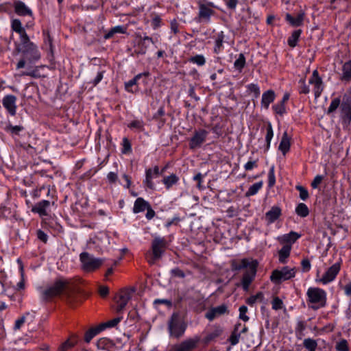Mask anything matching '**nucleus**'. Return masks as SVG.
Listing matches in <instances>:
<instances>
[{
	"mask_svg": "<svg viewBox=\"0 0 351 351\" xmlns=\"http://www.w3.org/2000/svg\"><path fill=\"white\" fill-rule=\"evenodd\" d=\"M75 343V340L68 339L63 343L57 351H67L69 349L72 348Z\"/></svg>",
	"mask_w": 351,
	"mask_h": 351,
	"instance_id": "864d4df0",
	"label": "nucleus"
},
{
	"mask_svg": "<svg viewBox=\"0 0 351 351\" xmlns=\"http://www.w3.org/2000/svg\"><path fill=\"white\" fill-rule=\"evenodd\" d=\"M107 179L110 183H114L118 179L117 174L114 172H110L107 175Z\"/></svg>",
	"mask_w": 351,
	"mask_h": 351,
	"instance_id": "338daca9",
	"label": "nucleus"
},
{
	"mask_svg": "<svg viewBox=\"0 0 351 351\" xmlns=\"http://www.w3.org/2000/svg\"><path fill=\"white\" fill-rule=\"evenodd\" d=\"M167 241L164 238H155L152 243L153 260L149 261V262L153 264L155 260L160 258L167 248Z\"/></svg>",
	"mask_w": 351,
	"mask_h": 351,
	"instance_id": "1a4fd4ad",
	"label": "nucleus"
},
{
	"mask_svg": "<svg viewBox=\"0 0 351 351\" xmlns=\"http://www.w3.org/2000/svg\"><path fill=\"white\" fill-rule=\"evenodd\" d=\"M223 35L222 34L218 35L215 39L214 51L217 53L221 51L223 47Z\"/></svg>",
	"mask_w": 351,
	"mask_h": 351,
	"instance_id": "a18cd8bd",
	"label": "nucleus"
},
{
	"mask_svg": "<svg viewBox=\"0 0 351 351\" xmlns=\"http://www.w3.org/2000/svg\"><path fill=\"white\" fill-rule=\"evenodd\" d=\"M263 186V182L260 181L252 184L245 193L246 197H250L256 195L258 191L262 189Z\"/></svg>",
	"mask_w": 351,
	"mask_h": 351,
	"instance_id": "2f4dec72",
	"label": "nucleus"
},
{
	"mask_svg": "<svg viewBox=\"0 0 351 351\" xmlns=\"http://www.w3.org/2000/svg\"><path fill=\"white\" fill-rule=\"evenodd\" d=\"M189 62L197 66H203L206 63V58L203 55L198 54L190 58Z\"/></svg>",
	"mask_w": 351,
	"mask_h": 351,
	"instance_id": "a19ab883",
	"label": "nucleus"
},
{
	"mask_svg": "<svg viewBox=\"0 0 351 351\" xmlns=\"http://www.w3.org/2000/svg\"><path fill=\"white\" fill-rule=\"evenodd\" d=\"M132 292V290L130 289H123L119 292L116 298V311L117 312H121L125 308L127 304L131 299Z\"/></svg>",
	"mask_w": 351,
	"mask_h": 351,
	"instance_id": "ddd939ff",
	"label": "nucleus"
},
{
	"mask_svg": "<svg viewBox=\"0 0 351 351\" xmlns=\"http://www.w3.org/2000/svg\"><path fill=\"white\" fill-rule=\"evenodd\" d=\"M224 1L228 8L230 9H235L238 3V0H224Z\"/></svg>",
	"mask_w": 351,
	"mask_h": 351,
	"instance_id": "774afa93",
	"label": "nucleus"
},
{
	"mask_svg": "<svg viewBox=\"0 0 351 351\" xmlns=\"http://www.w3.org/2000/svg\"><path fill=\"white\" fill-rule=\"evenodd\" d=\"M10 27L12 31L19 35L20 40H27L29 36L26 33L25 27L23 26L21 21L18 19H12L10 21Z\"/></svg>",
	"mask_w": 351,
	"mask_h": 351,
	"instance_id": "dca6fc26",
	"label": "nucleus"
},
{
	"mask_svg": "<svg viewBox=\"0 0 351 351\" xmlns=\"http://www.w3.org/2000/svg\"><path fill=\"white\" fill-rule=\"evenodd\" d=\"M50 202L48 200H42L32 208V211L38 213L40 217L47 216L48 215L47 210L50 206Z\"/></svg>",
	"mask_w": 351,
	"mask_h": 351,
	"instance_id": "aec40b11",
	"label": "nucleus"
},
{
	"mask_svg": "<svg viewBox=\"0 0 351 351\" xmlns=\"http://www.w3.org/2000/svg\"><path fill=\"white\" fill-rule=\"evenodd\" d=\"M34 318V313H27L25 315L23 316L20 319H17L15 322L14 329H20L21 326L25 323L29 324L33 321Z\"/></svg>",
	"mask_w": 351,
	"mask_h": 351,
	"instance_id": "c85d7f7f",
	"label": "nucleus"
},
{
	"mask_svg": "<svg viewBox=\"0 0 351 351\" xmlns=\"http://www.w3.org/2000/svg\"><path fill=\"white\" fill-rule=\"evenodd\" d=\"M341 79L346 82L351 80V61L346 62L343 65Z\"/></svg>",
	"mask_w": 351,
	"mask_h": 351,
	"instance_id": "c756f323",
	"label": "nucleus"
},
{
	"mask_svg": "<svg viewBox=\"0 0 351 351\" xmlns=\"http://www.w3.org/2000/svg\"><path fill=\"white\" fill-rule=\"evenodd\" d=\"M303 345L308 351H315L317 347V343L315 339L307 338L303 341Z\"/></svg>",
	"mask_w": 351,
	"mask_h": 351,
	"instance_id": "e433bc0d",
	"label": "nucleus"
},
{
	"mask_svg": "<svg viewBox=\"0 0 351 351\" xmlns=\"http://www.w3.org/2000/svg\"><path fill=\"white\" fill-rule=\"evenodd\" d=\"M121 317H117L112 320L108 321L107 323L102 324L101 326H103L104 327V328L106 327H114L117 324H119L121 322Z\"/></svg>",
	"mask_w": 351,
	"mask_h": 351,
	"instance_id": "e2e57ef3",
	"label": "nucleus"
},
{
	"mask_svg": "<svg viewBox=\"0 0 351 351\" xmlns=\"http://www.w3.org/2000/svg\"><path fill=\"white\" fill-rule=\"evenodd\" d=\"M302 31L300 29L294 31L291 36L288 38V45L291 47H295L297 45L298 39L300 36Z\"/></svg>",
	"mask_w": 351,
	"mask_h": 351,
	"instance_id": "f704fd0d",
	"label": "nucleus"
},
{
	"mask_svg": "<svg viewBox=\"0 0 351 351\" xmlns=\"http://www.w3.org/2000/svg\"><path fill=\"white\" fill-rule=\"evenodd\" d=\"M281 215V210L278 206H273L271 210L265 214V220L268 224L274 223Z\"/></svg>",
	"mask_w": 351,
	"mask_h": 351,
	"instance_id": "5701e85b",
	"label": "nucleus"
},
{
	"mask_svg": "<svg viewBox=\"0 0 351 351\" xmlns=\"http://www.w3.org/2000/svg\"><path fill=\"white\" fill-rule=\"evenodd\" d=\"M16 51L22 53L29 62L38 61L40 58V53L37 46L32 43L29 38L21 41V44L15 43Z\"/></svg>",
	"mask_w": 351,
	"mask_h": 351,
	"instance_id": "f257e3e1",
	"label": "nucleus"
},
{
	"mask_svg": "<svg viewBox=\"0 0 351 351\" xmlns=\"http://www.w3.org/2000/svg\"><path fill=\"white\" fill-rule=\"evenodd\" d=\"M336 348L338 351H348V342L346 340H341L337 343Z\"/></svg>",
	"mask_w": 351,
	"mask_h": 351,
	"instance_id": "bf43d9fd",
	"label": "nucleus"
},
{
	"mask_svg": "<svg viewBox=\"0 0 351 351\" xmlns=\"http://www.w3.org/2000/svg\"><path fill=\"white\" fill-rule=\"evenodd\" d=\"M258 167V159L250 160L243 166L245 171H251Z\"/></svg>",
	"mask_w": 351,
	"mask_h": 351,
	"instance_id": "6e6d98bb",
	"label": "nucleus"
},
{
	"mask_svg": "<svg viewBox=\"0 0 351 351\" xmlns=\"http://www.w3.org/2000/svg\"><path fill=\"white\" fill-rule=\"evenodd\" d=\"M272 308L278 311L283 308V302L278 297H275L271 302Z\"/></svg>",
	"mask_w": 351,
	"mask_h": 351,
	"instance_id": "5fc2aeb1",
	"label": "nucleus"
},
{
	"mask_svg": "<svg viewBox=\"0 0 351 351\" xmlns=\"http://www.w3.org/2000/svg\"><path fill=\"white\" fill-rule=\"evenodd\" d=\"M340 102L341 101L339 98L333 99L328 108L327 113L330 114L335 112L339 106Z\"/></svg>",
	"mask_w": 351,
	"mask_h": 351,
	"instance_id": "de8ad7c7",
	"label": "nucleus"
},
{
	"mask_svg": "<svg viewBox=\"0 0 351 351\" xmlns=\"http://www.w3.org/2000/svg\"><path fill=\"white\" fill-rule=\"evenodd\" d=\"M210 6H213L212 3L200 4L199 6V17L209 21L210 16L214 14V10H212Z\"/></svg>",
	"mask_w": 351,
	"mask_h": 351,
	"instance_id": "412c9836",
	"label": "nucleus"
},
{
	"mask_svg": "<svg viewBox=\"0 0 351 351\" xmlns=\"http://www.w3.org/2000/svg\"><path fill=\"white\" fill-rule=\"evenodd\" d=\"M295 212L299 216L302 217H306L309 213L307 206L304 203H300L298 205Z\"/></svg>",
	"mask_w": 351,
	"mask_h": 351,
	"instance_id": "ea45409f",
	"label": "nucleus"
},
{
	"mask_svg": "<svg viewBox=\"0 0 351 351\" xmlns=\"http://www.w3.org/2000/svg\"><path fill=\"white\" fill-rule=\"evenodd\" d=\"M186 326L184 322L178 314H173L169 323V330L170 335L176 338L182 336L185 332Z\"/></svg>",
	"mask_w": 351,
	"mask_h": 351,
	"instance_id": "39448f33",
	"label": "nucleus"
},
{
	"mask_svg": "<svg viewBox=\"0 0 351 351\" xmlns=\"http://www.w3.org/2000/svg\"><path fill=\"white\" fill-rule=\"evenodd\" d=\"M178 181V177L176 174H171L163 178L162 182L167 189H169L173 184Z\"/></svg>",
	"mask_w": 351,
	"mask_h": 351,
	"instance_id": "72a5a7b5",
	"label": "nucleus"
},
{
	"mask_svg": "<svg viewBox=\"0 0 351 351\" xmlns=\"http://www.w3.org/2000/svg\"><path fill=\"white\" fill-rule=\"evenodd\" d=\"M247 310H248L247 307L245 306H240V308L239 309V317L240 319L243 320L245 322L249 321V319H250L249 317L247 315Z\"/></svg>",
	"mask_w": 351,
	"mask_h": 351,
	"instance_id": "603ef678",
	"label": "nucleus"
},
{
	"mask_svg": "<svg viewBox=\"0 0 351 351\" xmlns=\"http://www.w3.org/2000/svg\"><path fill=\"white\" fill-rule=\"evenodd\" d=\"M326 295V292L318 287H309L306 291L307 302L313 304V308L325 306Z\"/></svg>",
	"mask_w": 351,
	"mask_h": 351,
	"instance_id": "7ed1b4c3",
	"label": "nucleus"
},
{
	"mask_svg": "<svg viewBox=\"0 0 351 351\" xmlns=\"http://www.w3.org/2000/svg\"><path fill=\"white\" fill-rule=\"evenodd\" d=\"M245 64V58L243 54L241 53L239 54V58L235 60L234 66L237 69L241 71V69L244 67Z\"/></svg>",
	"mask_w": 351,
	"mask_h": 351,
	"instance_id": "49530a36",
	"label": "nucleus"
},
{
	"mask_svg": "<svg viewBox=\"0 0 351 351\" xmlns=\"http://www.w3.org/2000/svg\"><path fill=\"white\" fill-rule=\"evenodd\" d=\"M308 83L313 86L315 97L318 98L324 90V85L317 70L313 71L311 77L308 80Z\"/></svg>",
	"mask_w": 351,
	"mask_h": 351,
	"instance_id": "9b49d317",
	"label": "nucleus"
},
{
	"mask_svg": "<svg viewBox=\"0 0 351 351\" xmlns=\"http://www.w3.org/2000/svg\"><path fill=\"white\" fill-rule=\"evenodd\" d=\"M128 128L138 131H143L144 129V122L141 119H135L128 124Z\"/></svg>",
	"mask_w": 351,
	"mask_h": 351,
	"instance_id": "58836bf2",
	"label": "nucleus"
},
{
	"mask_svg": "<svg viewBox=\"0 0 351 351\" xmlns=\"http://www.w3.org/2000/svg\"><path fill=\"white\" fill-rule=\"evenodd\" d=\"M97 347L99 349L105 350L108 349L111 345V341L106 338H101L97 341Z\"/></svg>",
	"mask_w": 351,
	"mask_h": 351,
	"instance_id": "09e8293b",
	"label": "nucleus"
},
{
	"mask_svg": "<svg viewBox=\"0 0 351 351\" xmlns=\"http://www.w3.org/2000/svg\"><path fill=\"white\" fill-rule=\"evenodd\" d=\"M257 265L258 263L256 261H252L250 269L246 270L242 278L241 285L245 291L248 290L250 285L255 277Z\"/></svg>",
	"mask_w": 351,
	"mask_h": 351,
	"instance_id": "f8f14e48",
	"label": "nucleus"
},
{
	"mask_svg": "<svg viewBox=\"0 0 351 351\" xmlns=\"http://www.w3.org/2000/svg\"><path fill=\"white\" fill-rule=\"evenodd\" d=\"M159 175V168L158 166H155L153 169H147L145 171V179L144 184L149 189H152L154 187L152 180L156 178Z\"/></svg>",
	"mask_w": 351,
	"mask_h": 351,
	"instance_id": "f3484780",
	"label": "nucleus"
},
{
	"mask_svg": "<svg viewBox=\"0 0 351 351\" xmlns=\"http://www.w3.org/2000/svg\"><path fill=\"white\" fill-rule=\"evenodd\" d=\"M300 83L301 84V86L300 88V93L302 94H308L310 92L309 87L305 84L304 80H300Z\"/></svg>",
	"mask_w": 351,
	"mask_h": 351,
	"instance_id": "0e129e2a",
	"label": "nucleus"
},
{
	"mask_svg": "<svg viewBox=\"0 0 351 351\" xmlns=\"http://www.w3.org/2000/svg\"><path fill=\"white\" fill-rule=\"evenodd\" d=\"M69 283L70 280L66 278L56 279L53 284L42 292L43 298L47 300L60 295L68 289Z\"/></svg>",
	"mask_w": 351,
	"mask_h": 351,
	"instance_id": "f03ea898",
	"label": "nucleus"
},
{
	"mask_svg": "<svg viewBox=\"0 0 351 351\" xmlns=\"http://www.w3.org/2000/svg\"><path fill=\"white\" fill-rule=\"evenodd\" d=\"M290 145V138L288 136L287 132H285L282 136L278 149L285 156L289 151Z\"/></svg>",
	"mask_w": 351,
	"mask_h": 351,
	"instance_id": "bb28decb",
	"label": "nucleus"
},
{
	"mask_svg": "<svg viewBox=\"0 0 351 351\" xmlns=\"http://www.w3.org/2000/svg\"><path fill=\"white\" fill-rule=\"evenodd\" d=\"M149 202L145 201L142 197H138L134 202L133 207V213H138L145 211L149 206Z\"/></svg>",
	"mask_w": 351,
	"mask_h": 351,
	"instance_id": "393cba45",
	"label": "nucleus"
},
{
	"mask_svg": "<svg viewBox=\"0 0 351 351\" xmlns=\"http://www.w3.org/2000/svg\"><path fill=\"white\" fill-rule=\"evenodd\" d=\"M263 298L264 297L263 293L258 292L257 294L252 295L250 298H248L246 300V303L250 306H252L257 301H262Z\"/></svg>",
	"mask_w": 351,
	"mask_h": 351,
	"instance_id": "37998d69",
	"label": "nucleus"
},
{
	"mask_svg": "<svg viewBox=\"0 0 351 351\" xmlns=\"http://www.w3.org/2000/svg\"><path fill=\"white\" fill-rule=\"evenodd\" d=\"M240 324H238L235 326L234 332L232 333V335L230 337V341L232 346H234L239 343V339H240V333L237 332L239 326Z\"/></svg>",
	"mask_w": 351,
	"mask_h": 351,
	"instance_id": "c03bdc74",
	"label": "nucleus"
},
{
	"mask_svg": "<svg viewBox=\"0 0 351 351\" xmlns=\"http://www.w3.org/2000/svg\"><path fill=\"white\" fill-rule=\"evenodd\" d=\"M340 268L341 262L339 261L335 263L328 269V270L325 272V274L322 276V278L316 279V281L323 285H326L333 281L335 279L338 273L339 272Z\"/></svg>",
	"mask_w": 351,
	"mask_h": 351,
	"instance_id": "9d476101",
	"label": "nucleus"
},
{
	"mask_svg": "<svg viewBox=\"0 0 351 351\" xmlns=\"http://www.w3.org/2000/svg\"><path fill=\"white\" fill-rule=\"evenodd\" d=\"M208 134V132L203 129L195 131L189 141L190 148L199 147L206 141Z\"/></svg>",
	"mask_w": 351,
	"mask_h": 351,
	"instance_id": "4468645a",
	"label": "nucleus"
},
{
	"mask_svg": "<svg viewBox=\"0 0 351 351\" xmlns=\"http://www.w3.org/2000/svg\"><path fill=\"white\" fill-rule=\"evenodd\" d=\"M217 316L221 315L227 311V307L224 305L219 306L213 308Z\"/></svg>",
	"mask_w": 351,
	"mask_h": 351,
	"instance_id": "69168bd1",
	"label": "nucleus"
},
{
	"mask_svg": "<svg viewBox=\"0 0 351 351\" xmlns=\"http://www.w3.org/2000/svg\"><path fill=\"white\" fill-rule=\"evenodd\" d=\"M296 189L300 192V197L302 200H306L308 197V193L304 187L297 186Z\"/></svg>",
	"mask_w": 351,
	"mask_h": 351,
	"instance_id": "13d9d810",
	"label": "nucleus"
},
{
	"mask_svg": "<svg viewBox=\"0 0 351 351\" xmlns=\"http://www.w3.org/2000/svg\"><path fill=\"white\" fill-rule=\"evenodd\" d=\"M295 274V267L285 266L280 269L274 270L270 276V279L275 283H280L282 281H286L294 278Z\"/></svg>",
	"mask_w": 351,
	"mask_h": 351,
	"instance_id": "20e7f679",
	"label": "nucleus"
},
{
	"mask_svg": "<svg viewBox=\"0 0 351 351\" xmlns=\"http://www.w3.org/2000/svg\"><path fill=\"white\" fill-rule=\"evenodd\" d=\"M5 131L10 132L13 134H17L23 130V128L19 125L13 126L10 124L8 125L5 128Z\"/></svg>",
	"mask_w": 351,
	"mask_h": 351,
	"instance_id": "4d7b16f0",
	"label": "nucleus"
},
{
	"mask_svg": "<svg viewBox=\"0 0 351 351\" xmlns=\"http://www.w3.org/2000/svg\"><path fill=\"white\" fill-rule=\"evenodd\" d=\"M272 109L276 114L280 116H283L285 114L287 113L285 104L281 103L280 101L274 104L272 106Z\"/></svg>",
	"mask_w": 351,
	"mask_h": 351,
	"instance_id": "4c0bfd02",
	"label": "nucleus"
},
{
	"mask_svg": "<svg viewBox=\"0 0 351 351\" xmlns=\"http://www.w3.org/2000/svg\"><path fill=\"white\" fill-rule=\"evenodd\" d=\"M13 6L15 13L19 16H32L33 14L32 10L21 1H15L14 2Z\"/></svg>",
	"mask_w": 351,
	"mask_h": 351,
	"instance_id": "a211bd4d",
	"label": "nucleus"
},
{
	"mask_svg": "<svg viewBox=\"0 0 351 351\" xmlns=\"http://www.w3.org/2000/svg\"><path fill=\"white\" fill-rule=\"evenodd\" d=\"M80 261L82 269L88 272L98 269L103 263L101 259L95 258L86 252L80 254Z\"/></svg>",
	"mask_w": 351,
	"mask_h": 351,
	"instance_id": "423d86ee",
	"label": "nucleus"
},
{
	"mask_svg": "<svg viewBox=\"0 0 351 351\" xmlns=\"http://www.w3.org/2000/svg\"><path fill=\"white\" fill-rule=\"evenodd\" d=\"M16 97L12 95H5L2 99L3 106L12 116L16 113Z\"/></svg>",
	"mask_w": 351,
	"mask_h": 351,
	"instance_id": "2eb2a0df",
	"label": "nucleus"
},
{
	"mask_svg": "<svg viewBox=\"0 0 351 351\" xmlns=\"http://www.w3.org/2000/svg\"><path fill=\"white\" fill-rule=\"evenodd\" d=\"M276 98V94L274 90H268L262 95L261 105L265 109H268L270 104H271Z\"/></svg>",
	"mask_w": 351,
	"mask_h": 351,
	"instance_id": "4be33fe9",
	"label": "nucleus"
},
{
	"mask_svg": "<svg viewBox=\"0 0 351 351\" xmlns=\"http://www.w3.org/2000/svg\"><path fill=\"white\" fill-rule=\"evenodd\" d=\"M18 263L20 264V272L21 276V280H20V282L17 283L16 287L17 289L21 290L25 288L24 270L21 262L19 260H18Z\"/></svg>",
	"mask_w": 351,
	"mask_h": 351,
	"instance_id": "3c124183",
	"label": "nucleus"
},
{
	"mask_svg": "<svg viewBox=\"0 0 351 351\" xmlns=\"http://www.w3.org/2000/svg\"><path fill=\"white\" fill-rule=\"evenodd\" d=\"M143 74L140 73L136 75L133 79L128 81L125 84V87L127 91L130 93H134L136 90V88H133V87L136 84L137 81L141 77Z\"/></svg>",
	"mask_w": 351,
	"mask_h": 351,
	"instance_id": "473e14b6",
	"label": "nucleus"
},
{
	"mask_svg": "<svg viewBox=\"0 0 351 351\" xmlns=\"http://www.w3.org/2000/svg\"><path fill=\"white\" fill-rule=\"evenodd\" d=\"M276 183V177L274 173V167L272 166L270 167L268 172V185L269 187H272L274 186Z\"/></svg>",
	"mask_w": 351,
	"mask_h": 351,
	"instance_id": "8fccbe9b",
	"label": "nucleus"
},
{
	"mask_svg": "<svg viewBox=\"0 0 351 351\" xmlns=\"http://www.w3.org/2000/svg\"><path fill=\"white\" fill-rule=\"evenodd\" d=\"M267 133L265 135V141L267 142V149H268L270 147L271 141L274 136V132L272 125L271 123H269L266 128Z\"/></svg>",
	"mask_w": 351,
	"mask_h": 351,
	"instance_id": "79ce46f5",
	"label": "nucleus"
},
{
	"mask_svg": "<svg viewBox=\"0 0 351 351\" xmlns=\"http://www.w3.org/2000/svg\"><path fill=\"white\" fill-rule=\"evenodd\" d=\"M304 14L303 12H299L295 16L290 14H286V20L293 26L298 27L300 26L304 20Z\"/></svg>",
	"mask_w": 351,
	"mask_h": 351,
	"instance_id": "b1692460",
	"label": "nucleus"
},
{
	"mask_svg": "<svg viewBox=\"0 0 351 351\" xmlns=\"http://www.w3.org/2000/svg\"><path fill=\"white\" fill-rule=\"evenodd\" d=\"M126 32V28L121 25H118L112 27L106 35L105 38L108 39L111 38L114 34H124Z\"/></svg>",
	"mask_w": 351,
	"mask_h": 351,
	"instance_id": "c9c22d12",
	"label": "nucleus"
},
{
	"mask_svg": "<svg viewBox=\"0 0 351 351\" xmlns=\"http://www.w3.org/2000/svg\"><path fill=\"white\" fill-rule=\"evenodd\" d=\"M341 117L343 122L350 123L351 121V88L343 97L341 105Z\"/></svg>",
	"mask_w": 351,
	"mask_h": 351,
	"instance_id": "6e6552de",
	"label": "nucleus"
},
{
	"mask_svg": "<svg viewBox=\"0 0 351 351\" xmlns=\"http://www.w3.org/2000/svg\"><path fill=\"white\" fill-rule=\"evenodd\" d=\"M291 247L290 245H285L278 252L279 262L280 263H285L287 258L290 256Z\"/></svg>",
	"mask_w": 351,
	"mask_h": 351,
	"instance_id": "cd10ccee",
	"label": "nucleus"
},
{
	"mask_svg": "<svg viewBox=\"0 0 351 351\" xmlns=\"http://www.w3.org/2000/svg\"><path fill=\"white\" fill-rule=\"evenodd\" d=\"M200 341V337L195 336L186 339L180 343L173 344L169 346V351H192L195 349Z\"/></svg>",
	"mask_w": 351,
	"mask_h": 351,
	"instance_id": "0eeeda50",
	"label": "nucleus"
},
{
	"mask_svg": "<svg viewBox=\"0 0 351 351\" xmlns=\"http://www.w3.org/2000/svg\"><path fill=\"white\" fill-rule=\"evenodd\" d=\"M104 329V327L103 326H99L98 327L88 330L85 334V337H84L85 341L87 343L90 342L94 337H95L97 335H98Z\"/></svg>",
	"mask_w": 351,
	"mask_h": 351,
	"instance_id": "7c9ffc66",
	"label": "nucleus"
},
{
	"mask_svg": "<svg viewBox=\"0 0 351 351\" xmlns=\"http://www.w3.org/2000/svg\"><path fill=\"white\" fill-rule=\"evenodd\" d=\"M324 179V177L321 175H317L315 177L313 182H311V186L313 189L318 188L319 185L322 183V180Z\"/></svg>",
	"mask_w": 351,
	"mask_h": 351,
	"instance_id": "052dcab7",
	"label": "nucleus"
},
{
	"mask_svg": "<svg viewBox=\"0 0 351 351\" xmlns=\"http://www.w3.org/2000/svg\"><path fill=\"white\" fill-rule=\"evenodd\" d=\"M251 261H249L246 258H243L241 261L234 260L231 263V267L232 270H241L242 269H250Z\"/></svg>",
	"mask_w": 351,
	"mask_h": 351,
	"instance_id": "a878e982",
	"label": "nucleus"
},
{
	"mask_svg": "<svg viewBox=\"0 0 351 351\" xmlns=\"http://www.w3.org/2000/svg\"><path fill=\"white\" fill-rule=\"evenodd\" d=\"M301 235L295 232L291 231L289 234H285L278 237V241L281 244L292 245Z\"/></svg>",
	"mask_w": 351,
	"mask_h": 351,
	"instance_id": "6ab92c4d",
	"label": "nucleus"
},
{
	"mask_svg": "<svg viewBox=\"0 0 351 351\" xmlns=\"http://www.w3.org/2000/svg\"><path fill=\"white\" fill-rule=\"evenodd\" d=\"M301 266L302 268V271L304 272H307L310 271L311 268V265L308 259L304 258L301 262Z\"/></svg>",
	"mask_w": 351,
	"mask_h": 351,
	"instance_id": "680f3d73",
	"label": "nucleus"
}]
</instances>
